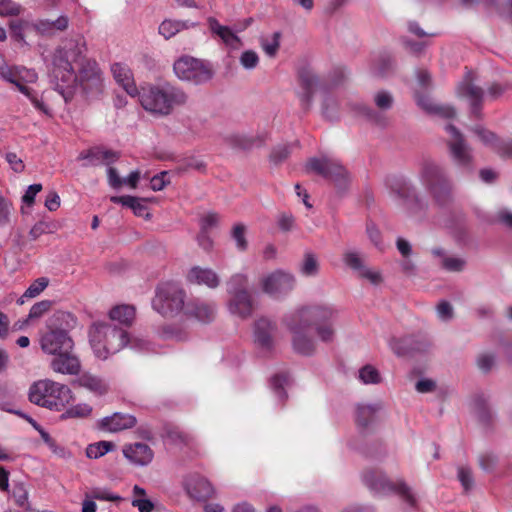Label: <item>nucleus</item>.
<instances>
[{"instance_id": "nucleus-1", "label": "nucleus", "mask_w": 512, "mask_h": 512, "mask_svg": "<svg viewBox=\"0 0 512 512\" xmlns=\"http://www.w3.org/2000/svg\"><path fill=\"white\" fill-rule=\"evenodd\" d=\"M86 50L82 37L70 39L55 50L50 79L62 95L78 85L90 95L102 92V72L96 61L86 58Z\"/></svg>"}, {"instance_id": "nucleus-2", "label": "nucleus", "mask_w": 512, "mask_h": 512, "mask_svg": "<svg viewBox=\"0 0 512 512\" xmlns=\"http://www.w3.org/2000/svg\"><path fill=\"white\" fill-rule=\"evenodd\" d=\"M89 337L95 356L101 360H106L125 347L137 352H156L145 338L130 336L124 328L107 322H95L89 330Z\"/></svg>"}, {"instance_id": "nucleus-3", "label": "nucleus", "mask_w": 512, "mask_h": 512, "mask_svg": "<svg viewBox=\"0 0 512 512\" xmlns=\"http://www.w3.org/2000/svg\"><path fill=\"white\" fill-rule=\"evenodd\" d=\"M362 479L364 484L375 494H395L406 511H416L419 504V497L416 491L403 479L391 481L380 470H366Z\"/></svg>"}, {"instance_id": "nucleus-4", "label": "nucleus", "mask_w": 512, "mask_h": 512, "mask_svg": "<svg viewBox=\"0 0 512 512\" xmlns=\"http://www.w3.org/2000/svg\"><path fill=\"white\" fill-rule=\"evenodd\" d=\"M142 107L152 113L167 115L174 106L187 101V95L180 88L170 84L148 85L138 91Z\"/></svg>"}, {"instance_id": "nucleus-5", "label": "nucleus", "mask_w": 512, "mask_h": 512, "mask_svg": "<svg viewBox=\"0 0 512 512\" xmlns=\"http://www.w3.org/2000/svg\"><path fill=\"white\" fill-rule=\"evenodd\" d=\"M72 399V391L67 385L50 379L35 381L29 388V400L52 411H61Z\"/></svg>"}, {"instance_id": "nucleus-6", "label": "nucleus", "mask_w": 512, "mask_h": 512, "mask_svg": "<svg viewBox=\"0 0 512 512\" xmlns=\"http://www.w3.org/2000/svg\"><path fill=\"white\" fill-rule=\"evenodd\" d=\"M421 181L438 205L444 206L452 199L451 184L442 166L434 162L425 163Z\"/></svg>"}, {"instance_id": "nucleus-7", "label": "nucleus", "mask_w": 512, "mask_h": 512, "mask_svg": "<svg viewBox=\"0 0 512 512\" xmlns=\"http://www.w3.org/2000/svg\"><path fill=\"white\" fill-rule=\"evenodd\" d=\"M185 297L183 288L174 283H165L157 288L152 307L165 317L174 316L185 311Z\"/></svg>"}, {"instance_id": "nucleus-8", "label": "nucleus", "mask_w": 512, "mask_h": 512, "mask_svg": "<svg viewBox=\"0 0 512 512\" xmlns=\"http://www.w3.org/2000/svg\"><path fill=\"white\" fill-rule=\"evenodd\" d=\"M176 76L193 84H203L213 77L210 63L192 56H181L173 65Z\"/></svg>"}, {"instance_id": "nucleus-9", "label": "nucleus", "mask_w": 512, "mask_h": 512, "mask_svg": "<svg viewBox=\"0 0 512 512\" xmlns=\"http://www.w3.org/2000/svg\"><path fill=\"white\" fill-rule=\"evenodd\" d=\"M306 168L330 180L339 190L346 188L349 183L347 170L334 158H312L307 162Z\"/></svg>"}, {"instance_id": "nucleus-10", "label": "nucleus", "mask_w": 512, "mask_h": 512, "mask_svg": "<svg viewBox=\"0 0 512 512\" xmlns=\"http://www.w3.org/2000/svg\"><path fill=\"white\" fill-rule=\"evenodd\" d=\"M261 290L269 296L279 299L290 294L296 286L295 276L286 270L277 269L259 280Z\"/></svg>"}, {"instance_id": "nucleus-11", "label": "nucleus", "mask_w": 512, "mask_h": 512, "mask_svg": "<svg viewBox=\"0 0 512 512\" xmlns=\"http://www.w3.org/2000/svg\"><path fill=\"white\" fill-rule=\"evenodd\" d=\"M295 319L304 325L313 326L333 322L337 317V310L329 304H314L301 306L291 312Z\"/></svg>"}, {"instance_id": "nucleus-12", "label": "nucleus", "mask_w": 512, "mask_h": 512, "mask_svg": "<svg viewBox=\"0 0 512 512\" xmlns=\"http://www.w3.org/2000/svg\"><path fill=\"white\" fill-rule=\"evenodd\" d=\"M284 324L292 333V345L294 350L302 355H311L315 351V341L309 335L311 328L300 320L295 319L294 315L289 313L284 317Z\"/></svg>"}, {"instance_id": "nucleus-13", "label": "nucleus", "mask_w": 512, "mask_h": 512, "mask_svg": "<svg viewBox=\"0 0 512 512\" xmlns=\"http://www.w3.org/2000/svg\"><path fill=\"white\" fill-rule=\"evenodd\" d=\"M445 130L450 136L448 147L453 161L458 166L470 167L473 160L471 148L466 143L461 132L451 124H448Z\"/></svg>"}, {"instance_id": "nucleus-14", "label": "nucleus", "mask_w": 512, "mask_h": 512, "mask_svg": "<svg viewBox=\"0 0 512 512\" xmlns=\"http://www.w3.org/2000/svg\"><path fill=\"white\" fill-rule=\"evenodd\" d=\"M40 346L44 353L54 356L68 349H73L74 342L66 330L49 328L41 335Z\"/></svg>"}, {"instance_id": "nucleus-15", "label": "nucleus", "mask_w": 512, "mask_h": 512, "mask_svg": "<svg viewBox=\"0 0 512 512\" xmlns=\"http://www.w3.org/2000/svg\"><path fill=\"white\" fill-rule=\"evenodd\" d=\"M276 325L267 318H260L255 322L253 340L262 353L272 351L275 345L274 332Z\"/></svg>"}, {"instance_id": "nucleus-16", "label": "nucleus", "mask_w": 512, "mask_h": 512, "mask_svg": "<svg viewBox=\"0 0 512 512\" xmlns=\"http://www.w3.org/2000/svg\"><path fill=\"white\" fill-rule=\"evenodd\" d=\"M184 313L201 323H209L216 316V305L201 298H191L186 302Z\"/></svg>"}, {"instance_id": "nucleus-17", "label": "nucleus", "mask_w": 512, "mask_h": 512, "mask_svg": "<svg viewBox=\"0 0 512 512\" xmlns=\"http://www.w3.org/2000/svg\"><path fill=\"white\" fill-rule=\"evenodd\" d=\"M122 452L124 457L135 466H147L154 458V452L151 447L142 442L126 444Z\"/></svg>"}, {"instance_id": "nucleus-18", "label": "nucleus", "mask_w": 512, "mask_h": 512, "mask_svg": "<svg viewBox=\"0 0 512 512\" xmlns=\"http://www.w3.org/2000/svg\"><path fill=\"white\" fill-rule=\"evenodd\" d=\"M186 280L190 284L206 286L209 289H216L221 282L220 276L216 271L197 265L187 271Z\"/></svg>"}, {"instance_id": "nucleus-19", "label": "nucleus", "mask_w": 512, "mask_h": 512, "mask_svg": "<svg viewBox=\"0 0 512 512\" xmlns=\"http://www.w3.org/2000/svg\"><path fill=\"white\" fill-rule=\"evenodd\" d=\"M50 365L53 371L64 375H76L81 369L80 360L73 353V349L54 355Z\"/></svg>"}, {"instance_id": "nucleus-20", "label": "nucleus", "mask_w": 512, "mask_h": 512, "mask_svg": "<svg viewBox=\"0 0 512 512\" xmlns=\"http://www.w3.org/2000/svg\"><path fill=\"white\" fill-rule=\"evenodd\" d=\"M207 23L212 35L218 37L228 48L236 50L242 46L241 39L237 35L239 30L220 24L214 17H209Z\"/></svg>"}, {"instance_id": "nucleus-21", "label": "nucleus", "mask_w": 512, "mask_h": 512, "mask_svg": "<svg viewBox=\"0 0 512 512\" xmlns=\"http://www.w3.org/2000/svg\"><path fill=\"white\" fill-rule=\"evenodd\" d=\"M457 95L469 100L472 113L478 115L484 97L481 88L472 83V74L468 73L457 87Z\"/></svg>"}, {"instance_id": "nucleus-22", "label": "nucleus", "mask_w": 512, "mask_h": 512, "mask_svg": "<svg viewBox=\"0 0 512 512\" xmlns=\"http://www.w3.org/2000/svg\"><path fill=\"white\" fill-rule=\"evenodd\" d=\"M119 158L118 153L111 150H104L101 148H91L86 151H82L78 160L85 161L83 166H100V165H111Z\"/></svg>"}, {"instance_id": "nucleus-23", "label": "nucleus", "mask_w": 512, "mask_h": 512, "mask_svg": "<svg viewBox=\"0 0 512 512\" xmlns=\"http://www.w3.org/2000/svg\"><path fill=\"white\" fill-rule=\"evenodd\" d=\"M113 78L128 95L135 97L138 95V89L134 81L133 73L128 65L124 63H114L111 65Z\"/></svg>"}, {"instance_id": "nucleus-24", "label": "nucleus", "mask_w": 512, "mask_h": 512, "mask_svg": "<svg viewBox=\"0 0 512 512\" xmlns=\"http://www.w3.org/2000/svg\"><path fill=\"white\" fill-rule=\"evenodd\" d=\"M228 302L229 312L239 318H247L252 313V299L248 291H241L237 294H230Z\"/></svg>"}, {"instance_id": "nucleus-25", "label": "nucleus", "mask_w": 512, "mask_h": 512, "mask_svg": "<svg viewBox=\"0 0 512 512\" xmlns=\"http://www.w3.org/2000/svg\"><path fill=\"white\" fill-rule=\"evenodd\" d=\"M136 424V418L130 414L114 413L101 419L99 427L107 432H119Z\"/></svg>"}, {"instance_id": "nucleus-26", "label": "nucleus", "mask_w": 512, "mask_h": 512, "mask_svg": "<svg viewBox=\"0 0 512 512\" xmlns=\"http://www.w3.org/2000/svg\"><path fill=\"white\" fill-rule=\"evenodd\" d=\"M33 31L41 36H52L57 32L67 29L69 19L65 15H60L56 20L39 19L33 21Z\"/></svg>"}, {"instance_id": "nucleus-27", "label": "nucleus", "mask_w": 512, "mask_h": 512, "mask_svg": "<svg viewBox=\"0 0 512 512\" xmlns=\"http://www.w3.org/2000/svg\"><path fill=\"white\" fill-rule=\"evenodd\" d=\"M392 189L409 209L413 210L419 206L420 201L416 190L409 182L405 180L398 181Z\"/></svg>"}, {"instance_id": "nucleus-28", "label": "nucleus", "mask_w": 512, "mask_h": 512, "mask_svg": "<svg viewBox=\"0 0 512 512\" xmlns=\"http://www.w3.org/2000/svg\"><path fill=\"white\" fill-rule=\"evenodd\" d=\"M197 23L190 22L188 20H174V19H165L159 25L158 32L161 36H163L166 40L174 37L176 34L183 30H188L192 27H196Z\"/></svg>"}, {"instance_id": "nucleus-29", "label": "nucleus", "mask_w": 512, "mask_h": 512, "mask_svg": "<svg viewBox=\"0 0 512 512\" xmlns=\"http://www.w3.org/2000/svg\"><path fill=\"white\" fill-rule=\"evenodd\" d=\"M136 311L134 306L121 304L114 306L109 311V318L122 326L129 327L134 322Z\"/></svg>"}, {"instance_id": "nucleus-30", "label": "nucleus", "mask_w": 512, "mask_h": 512, "mask_svg": "<svg viewBox=\"0 0 512 512\" xmlns=\"http://www.w3.org/2000/svg\"><path fill=\"white\" fill-rule=\"evenodd\" d=\"M417 103L428 113L437 115L442 118H453L456 112L453 107L449 105H439L433 102L432 99L426 96H420L417 98Z\"/></svg>"}, {"instance_id": "nucleus-31", "label": "nucleus", "mask_w": 512, "mask_h": 512, "mask_svg": "<svg viewBox=\"0 0 512 512\" xmlns=\"http://www.w3.org/2000/svg\"><path fill=\"white\" fill-rule=\"evenodd\" d=\"M77 383L91 392L103 395L108 391V384L106 381L91 373H84L78 379Z\"/></svg>"}, {"instance_id": "nucleus-32", "label": "nucleus", "mask_w": 512, "mask_h": 512, "mask_svg": "<svg viewBox=\"0 0 512 512\" xmlns=\"http://www.w3.org/2000/svg\"><path fill=\"white\" fill-rule=\"evenodd\" d=\"M186 486L188 492L197 499L211 497L214 493L211 483L202 477H198L195 480H189Z\"/></svg>"}, {"instance_id": "nucleus-33", "label": "nucleus", "mask_w": 512, "mask_h": 512, "mask_svg": "<svg viewBox=\"0 0 512 512\" xmlns=\"http://www.w3.org/2000/svg\"><path fill=\"white\" fill-rule=\"evenodd\" d=\"M381 409L379 404L365 405L360 404L356 408V422L362 427H368L376 420L377 412Z\"/></svg>"}, {"instance_id": "nucleus-34", "label": "nucleus", "mask_w": 512, "mask_h": 512, "mask_svg": "<svg viewBox=\"0 0 512 512\" xmlns=\"http://www.w3.org/2000/svg\"><path fill=\"white\" fill-rule=\"evenodd\" d=\"M21 66L9 65L4 58L0 57V78L8 83L15 85L21 92V88H29L24 84H19V70Z\"/></svg>"}, {"instance_id": "nucleus-35", "label": "nucleus", "mask_w": 512, "mask_h": 512, "mask_svg": "<svg viewBox=\"0 0 512 512\" xmlns=\"http://www.w3.org/2000/svg\"><path fill=\"white\" fill-rule=\"evenodd\" d=\"M33 21L19 19L10 23L11 37L16 41L26 44V37L33 31Z\"/></svg>"}, {"instance_id": "nucleus-36", "label": "nucleus", "mask_w": 512, "mask_h": 512, "mask_svg": "<svg viewBox=\"0 0 512 512\" xmlns=\"http://www.w3.org/2000/svg\"><path fill=\"white\" fill-rule=\"evenodd\" d=\"M432 254L441 257V266L451 272H458L464 269L465 261L462 258L454 256H445L443 251L439 248L432 250Z\"/></svg>"}, {"instance_id": "nucleus-37", "label": "nucleus", "mask_w": 512, "mask_h": 512, "mask_svg": "<svg viewBox=\"0 0 512 512\" xmlns=\"http://www.w3.org/2000/svg\"><path fill=\"white\" fill-rule=\"evenodd\" d=\"M49 280L45 277H40L36 279L31 285L26 289L24 294L17 300L19 305H23L25 302V298L31 299L37 297L41 292L45 290L48 286Z\"/></svg>"}, {"instance_id": "nucleus-38", "label": "nucleus", "mask_w": 512, "mask_h": 512, "mask_svg": "<svg viewBox=\"0 0 512 512\" xmlns=\"http://www.w3.org/2000/svg\"><path fill=\"white\" fill-rule=\"evenodd\" d=\"M115 445L110 441H99L89 444L86 448V456L90 459H98L112 451Z\"/></svg>"}, {"instance_id": "nucleus-39", "label": "nucleus", "mask_w": 512, "mask_h": 512, "mask_svg": "<svg viewBox=\"0 0 512 512\" xmlns=\"http://www.w3.org/2000/svg\"><path fill=\"white\" fill-rule=\"evenodd\" d=\"M299 272L305 277H314L319 272V263L313 253H306L300 265Z\"/></svg>"}, {"instance_id": "nucleus-40", "label": "nucleus", "mask_w": 512, "mask_h": 512, "mask_svg": "<svg viewBox=\"0 0 512 512\" xmlns=\"http://www.w3.org/2000/svg\"><path fill=\"white\" fill-rule=\"evenodd\" d=\"M13 213V203L0 192V227H6L12 223Z\"/></svg>"}, {"instance_id": "nucleus-41", "label": "nucleus", "mask_w": 512, "mask_h": 512, "mask_svg": "<svg viewBox=\"0 0 512 512\" xmlns=\"http://www.w3.org/2000/svg\"><path fill=\"white\" fill-rule=\"evenodd\" d=\"M352 109L357 114L366 117L369 121H371L372 123H374L378 126L384 127L387 123L386 118L383 115L373 111L371 108H369L365 105L357 104V105L353 106Z\"/></svg>"}, {"instance_id": "nucleus-42", "label": "nucleus", "mask_w": 512, "mask_h": 512, "mask_svg": "<svg viewBox=\"0 0 512 512\" xmlns=\"http://www.w3.org/2000/svg\"><path fill=\"white\" fill-rule=\"evenodd\" d=\"M300 82L305 90L304 99L305 101H309L314 89L318 85V78L315 74L304 71L300 74Z\"/></svg>"}, {"instance_id": "nucleus-43", "label": "nucleus", "mask_w": 512, "mask_h": 512, "mask_svg": "<svg viewBox=\"0 0 512 512\" xmlns=\"http://www.w3.org/2000/svg\"><path fill=\"white\" fill-rule=\"evenodd\" d=\"M248 277L245 274L237 273L231 276L227 282V291L229 294H237L241 291H247Z\"/></svg>"}, {"instance_id": "nucleus-44", "label": "nucleus", "mask_w": 512, "mask_h": 512, "mask_svg": "<svg viewBox=\"0 0 512 512\" xmlns=\"http://www.w3.org/2000/svg\"><path fill=\"white\" fill-rule=\"evenodd\" d=\"M288 383L289 376L287 374H277L271 378V388L280 401H283L286 398L284 388L288 385Z\"/></svg>"}, {"instance_id": "nucleus-45", "label": "nucleus", "mask_w": 512, "mask_h": 512, "mask_svg": "<svg viewBox=\"0 0 512 512\" xmlns=\"http://www.w3.org/2000/svg\"><path fill=\"white\" fill-rule=\"evenodd\" d=\"M359 379L364 384H378L381 382L379 371L369 364L359 370Z\"/></svg>"}, {"instance_id": "nucleus-46", "label": "nucleus", "mask_w": 512, "mask_h": 512, "mask_svg": "<svg viewBox=\"0 0 512 512\" xmlns=\"http://www.w3.org/2000/svg\"><path fill=\"white\" fill-rule=\"evenodd\" d=\"M51 307V302L48 300H43L35 303L27 316V318L19 325V328H22L25 324L30 320L38 319L42 317Z\"/></svg>"}, {"instance_id": "nucleus-47", "label": "nucleus", "mask_w": 512, "mask_h": 512, "mask_svg": "<svg viewBox=\"0 0 512 512\" xmlns=\"http://www.w3.org/2000/svg\"><path fill=\"white\" fill-rule=\"evenodd\" d=\"M12 496L16 505L23 508H28V490L23 482L14 481Z\"/></svg>"}, {"instance_id": "nucleus-48", "label": "nucleus", "mask_w": 512, "mask_h": 512, "mask_svg": "<svg viewBox=\"0 0 512 512\" xmlns=\"http://www.w3.org/2000/svg\"><path fill=\"white\" fill-rule=\"evenodd\" d=\"M87 496L90 497L91 499L112 502L120 501L122 499L119 495L113 493L111 490L104 487L92 488Z\"/></svg>"}, {"instance_id": "nucleus-49", "label": "nucleus", "mask_w": 512, "mask_h": 512, "mask_svg": "<svg viewBox=\"0 0 512 512\" xmlns=\"http://www.w3.org/2000/svg\"><path fill=\"white\" fill-rule=\"evenodd\" d=\"M259 55L254 50H245L239 57L240 65L246 70H254L259 64Z\"/></svg>"}, {"instance_id": "nucleus-50", "label": "nucleus", "mask_w": 512, "mask_h": 512, "mask_svg": "<svg viewBox=\"0 0 512 512\" xmlns=\"http://www.w3.org/2000/svg\"><path fill=\"white\" fill-rule=\"evenodd\" d=\"M261 47L268 56L274 57L280 47V33L275 32L271 38L262 39Z\"/></svg>"}, {"instance_id": "nucleus-51", "label": "nucleus", "mask_w": 512, "mask_h": 512, "mask_svg": "<svg viewBox=\"0 0 512 512\" xmlns=\"http://www.w3.org/2000/svg\"><path fill=\"white\" fill-rule=\"evenodd\" d=\"M232 239L235 241L239 251H245L248 247L246 239V227L243 224H236L232 229Z\"/></svg>"}, {"instance_id": "nucleus-52", "label": "nucleus", "mask_w": 512, "mask_h": 512, "mask_svg": "<svg viewBox=\"0 0 512 512\" xmlns=\"http://www.w3.org/2000/svg\"><path fill=\"white\" fill-rule=\"evenodd\" d=\"M472 131L478 136L481 142L491 147L494 150V145L498 142V137L491 131L483 128L482 126H476Z\"/></svg>"}, {"instance_id": "nucleus-53", "label": "nucleus", "mask_w": 512, "mask_h": 512, "mask_svg": "<svg viewBox=\"0 0 512 512\" xmlns=\"http://www.w3.org/2000/svg\"><path fill=\"white\" fill-rule=\"evenodd\" d=\"M290 152H291L290 145H288V144L278 145L272 150V152L270 154V161L273 164L278 165L288 158V156L290 155Z\"/></svg>"}, {"instance_id": "nucleus-54", "label": "nucleus", "mask_w": 512, "mask_h": 512, "mask_svg": "<svg viewBox=\"0 0 512 512\" xmlns=\"http://www.w3.org/2000/svg\"><path fill=\"white\" fill-rule=\"evenodd\" d=\"M393 61L389 55H380L373 64L374 72L377 75H385L392 68Z\"/></svg>"}, {"instance_id": "nucleus-55", "label": "nucleus", "mask_w": 512, "mask_h": 512, "mask_svg": "<svg viewBox=\"0 0 512 512\" xmlns=\"http://www.w3.org/2000/svg\"><path fill=\"white\" fill-rule=\"evenodd\" d=\"M343 260L347 266L357 271L358 273L365 267L359 253L354 251H347L344 253Z\"/></svg>"}, {"instance_id": "nucleus-56", "label": "nucleus", "mask_w": 512, "mask_h": 512, "mask_svg": "<svg viewBox=\"0 0 512 512\" xmlns=\"http://www.w3.org/2000/svg\"><path fill=\"white\" fill-rule=\"evenodd\" d=\"M92 412V408L90 405L81 403L77 404L75 406L70 407L66 410V412L63 414V417L65 418H76V417H86L90 415Z\"/></svg>"}, {"instance_id": "nucleus-57", "label": "nucleus", "mask_w": 512, "mask_h": 512, "mask_svg": "<svg viewBox=\"0 0 512 512\" xmlns=\"http://www.w3.org/2000/svg\"><path fill=\"white\" fill-rule=\"evenodd\" d=\"M375 105L381 110H388L393 105V97L387 91H379L374 95Z\"/></svg>"}, {"instance_id": "nucleus-58", "label": "nucleus", "mask_w": 512, "mask_h": 512, "mask_svg": "<svg viewBox=\"0 0 512 512\" xmlns=\"http://www.w3.org/2000/svg\"><path fill=\"white\" fill-rule=\"evenodd\" d=\"M316 334L324 342H330L334 338L335 330L333 328V322L313 326Z\"/></svg>"}, {"instance_id": "nucleus-59", "label": "nucleus", "mask_w": 512, "mask_h": 512, "mask_svg": "<svg viewBox=\"0 0 512 512\" xmlns=\"http://www.w3.org/2000/svg\"><path fill=\"white\" fill-rule=\"evenodd\" d=\"M21 12V6L12 0H0L1 16H16Z\"/></svg>"}, {"instance_id": "nucleus-60", "label": "nucleus", "mask_w": 512, "mask_h": 512, "mask_svg": "<svg viewBox=\"0 0 512 512\" xmlns=\"http://www.w3.org/2000/svg\"><path fill=\"white\" fill-rule=\"evenodd\" d=\"M21 93L25 95L33 104V106L44 114H49L48 107L36 96L31 88H21Z\"/></svg>"}, {"instance_id": "nucleus-61", "label": "nucleus", "mask_w": 512, "mask_h": 512, "mask_svg": "<svg viewBox=\"0 0 512 512\" xmlns=\"http://www.w3.org/2000/svg\"><path fill=\"white\" fill-rule=\"evenodd\" d=\"M19 84H33L38 80V75L34 69L26 68L24 66L20 67L19 70Z\"/></svg>"}, {"instance_id": "nucleus-62", "label": "nucleus", "mask_w": 512, "mask_h": 512, "mask_svg": "<svg viewBox=\"0 0 512 512\" xmlns=\"http://www.w3.org/2000/svg\"><path fill=\"white\" fill-rule=\"evenodd\" d=\"M219 223V215L213 212L205 214L200 219V230L210 232Z\"/></svg>"}, {"instance_id": "nucleus-63", "label": "nucleus", "mask_w": 512, "mask_h": 512, "mask_svg": "<svg viewBox=\"0 0 512 512\" xmlns=\"http://www.w3.org/2000/svg\"><path fill=\"white\" fill-rule=\"evenodd\" d=\"M338 102L332 97H327L323 103V114L326 118L332 120L337 118Z\"/></svg>"}, {"instance_id": "nucleus-64", "label": "nucleus", "mask_w": 512, "mask_h": 512, "mask_svg": "<svg viewBox=\"0 0 512 512\" xmlns=\"http://www.w3.org/2000/svg\"><path fill=\"white\" fill-rule=\"evenodd\" d=\"M494 151L501 157H512V140H498L494 145Z\"/></svg>"}]
</instances>
